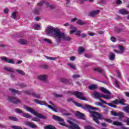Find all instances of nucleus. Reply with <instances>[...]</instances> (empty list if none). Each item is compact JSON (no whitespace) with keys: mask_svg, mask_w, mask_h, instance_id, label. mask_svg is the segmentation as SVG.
Here are the masks:
<instances>
[{"mask_svg":"<svg viewBox=\"0 0 129 129\" xmlns=\"http://www.w3.org/2000/svg\"><path fill=\"white\" fill-rule=\"evenodd\" d=\"M1 60H2V61H5V62H7V63H10V64H15V61H14V59H8L7 57H1Z\"/></svg>","mask_w":129,"mask_h":129,"instance_id":"nucleus-12","label":"nucleus"},{"mask_svg":"<svg viewBox=\"0 0 129 129\" xmlns=\"http://www.w3.org/2000/svg\"><path fill=\"white\" fill-rule=\"evenodd\" d=\"M46 35L48 36H50L51 37H54L55 36L57 39L56 40L57 43H59L61 41V39L64 40V41H70L71 40V37L70 36H67V35L61 32L60 29L53 27L52 26H49L47 28L46 30Z\"/></svg>","mask_w":129,"mask_h":129,"instance_id":"nucleus-1","label":"nucleus"},{"mask_svg":"<svg viewBox=\"0 0 129 129\" xmlns=\"http://www.w3.org/2000/svg\"><path fill=\"white\" fill-rule=\"evenodd\" d=\"M94 71H97V72H99V73H100L103 75V76H104V70L101 69V68H96L94 69Z\"/></svg>","mask_w":129,"mask_h":129,"instance_id":"nucleus-19","label":"nucleus"},{"mask_svg":"<svg viewBox=\"0 0 129 129\" xmlns=\"http://www.w3.org/2000/svg\"><path fill=\"white\" fill-rule=\"evenodd\" d=\"M10 90L12 92V93L16 94L17 93V94H21L22 92H20L19 90H17L15 89H10Z\"/></svg>","mask_w":129,"mask_h":129,"instance_id":"nucleus-22","label":"nucleus"},{"mask_svg":"<svg viewBox=\"0 0 129 129\" xmlns=\"http://www.w3.org/2000/svg\"><path fill=\"white\" fill-rule=\"evenodd\" d=\"M77 24H78V25H80V26H83V25H85V22H82L81 20H79L77 21Z\"/></svg>","mask_w":129,"mask_h":129,"instance_id":"nucleus-39","label":"nucleus"},{"mask_svg":"<svg viewBox=\"0 0 129 129\" xmlns=\"http://www.w3.org/2000/svg\"><path fill=\"white\" fill-rule=\"evenodd\" d=\"M15 111H16V112H17V113H23V111H22L21 110H20V109L19 108H17L15 110Z\"/></svg>","mask_w":129,"mask_h":129,"instance_id":"nucleus-48","label":"nucleus"},{"mask_svg":"<svg viewBox=\"0 0 129 129\" xmlns=\"http://www.w3.org/2000/svg\"><path fill=\"white\" fill-rule=\"evenodd\" d=\"M33 28L34 30H41V26H40L39 24H35L33 26Z\"/></svg>","mask_w":129,"mask_h":129,"instance_id":"nucleus-30","label":"nucleus"},{"mask_svg":"<svg viewBox=\"0 0 129 129\" xmlns=\"http://www.w3.org/2000/svg\"><path fill=\"white\" fill-rule=\"evenodd\" d=\"M34 102H35L36 103H37V104H40V105H46V104H47V102L40 101L38 99H35Z\"/></svg>","mask_w":129,"mask_h":129,"instance_id":"nucleus-16","label":"nucleus"},{"mask_svg":"<svg viewBox=\"0 0 129 129\" xmlns=\"http://www.w3.org/2000/svg\"><path fill=\"white\" fill-rule=\"evenodd\" d=\"M117 116H119V118H123V117H124L123 112H119L118 113Z\"/></svg>","mask_w":129,"mask_h":129,"instance_id":"nucleus-36","label":"nucleus"},{"mask_svg":"<svg viewBox=\"0 0 129 129\" xmlns=\"http://www.w3.org/2000/svg\"><path fill=\"white\" fill-rule=\"evenodd\" d=\"M73 94L77 98L81 99V100H87L86 97H83V93L79 91H74L73 92Z\"/></svg>","mask_w":129,"mask_h":129,"instance_id":"nucleus-6","label":"nucleus"},{"mask_svg":"<svg viewBox=\"0 0 129 129\" xmlns=\"http://www.w3.org/2000/svg\"><path fill=\"white\" fill-rule=\"evenodd\" d=\"M73 103L77 106L78 107H82L83 109H88V111L90 113H91V115L92 116V112H94V111L92 110H98V109L96 107H93L89 105H84L82 106V105L80 103H78L77 102L74 101Z\"/></svg>","mask_w":129,"mask_h":129,"instance_id":"nucleus-3","label":"nucleus"},{"mask_svg":"<svg viewBox=\"0 0 129 129\" xmlns=\"http://www.w3.org/2000/svg\"><path fill=\"white\" fill-rule=\"evenodd\" d=\"M100 89V91L102 92H104V93H106V94H107V95H110V92L108 91V90H106V89H105V88L101 87Z\"/></svg>","mask_w":129,"mask_h":129,"instance_id":"nucleus-18","label":"nucleus"},{"mask_svg":"<svg viewBox=\"0 0 129 129\" xmlns=\"http://www.w3.org/2000/svg\"><path fill=\"white\" fill-rule=\"evenodd\" d=\"M79 77H80V75H79L76 74V75H73V78H79Z\"/></svg>","mask_w":129,"mask_h":129,"instance_id":"nucleus-56","label":"nucleus"},{"mask_svg":"<svg viewBox=\"0 0 129 129\" xmlns=\"http://www.w3.org/2000/svg\"><path fill=\"white\" fill-rule=\"evenodd\" d=\"M46 3H47V2L43 1L41 2L40 3L37 4V6L42 7V6H43V5H44V4H45V5H46Z\"/></svg>","mask_w":129,"mask_h":129,"instance_id":"nucleus-45","label":"nucleus"},{"mask_svg":"<svg viewBox=\"0 0 129 129\" xmlns=\"http://www.w3.org/2000/svg\"><path fill=\"white\" fill-rule=\"evenodd\" d=\"M22 116L24 117H26V118H31L32 117V116L29 113H23Z\"/></svg>","mask_w":129,"mask_h":129,"instance_id":"nucleus-33","label":"nucleus"},{"mask_svg":"<svg viewBox=\"0 0 129 129\" xmlns=\"http://www.w3.org/2000/svg\"><path fill=\"white\" fill-rule=\"evenodd\" d=\"M112 103H113L114 104H117V103H120V104H122V105H126L125 103V100L124 99H116L114 101H112Z\"/></svg>","mask_w":129,"mask_h":129,"instance_id":"nucleus-11","label":"nucleus"},{"mask_svg":"<svg viewBox=\"0 0 129 129\" xmlns=\"http://www.w3.org/2000/svg\"><path fill=\"white\" fill-rule=\"evenodd\" d=\"M8 100L14 104H18V103H21V100L16 97L9 96L8 97Z\"/></svg>","mask_w":129,"mask_h":129,"instance_id":"nucleus-7","label":"nucleus"},{"mask_svg":"<svg viewBox=\"0 0 129 129\" xmlns=\"http://www.w3.org/2000/svg\"><path fill=\"white\" fill-rule=\"evenodd\" d=\"M119 13L121 14V15H127L128 11L125 10V9H120L119 11Z\"/></svg>","mask_w":129,"mask_h":129,"instance_id":"nucleus-20","label":"nucleus"},{"mask_svg":"<svg viewBox=\"0 0 129 129\" xmlns=\"http://www.w3.org/2000/svg\"><path fill=\"white\" fill-rule=\"evenodd\" d=\"M115 84L116 85V87H117V88H119L120 87L119 84H118V81H117V80H115Z\"/></svg>","mask_w":129,"mask_h":129,"instance_id":"nucleus-51","label":"nucleus"},{"mask_svg":"<svg viewBox=\"0 0 129 129\" xmlns=\"http://www.w3.org/2000/svg\"><path fill=\"white\" fill-rule=\"evenodd\" d=\"M4 70L10 72V73H15V70L13 68L5 67L4 68Z\"/></svg>","mask_w":129,"mask_h":129,"instance_id":"nucleus-21","label":"nucleus"},{"mask_svg":"<svg viewBox=\"0 0 129 129\" xmlns=\"http://www.w3.org/2000/svg\"><path fill=\"white\" fill-rule=\"evenodd\" d=\"M45 6H46L47 8H49V9H55V6L53 5H50L49 3H45Z\"/></svg>","mask_w":129,"mask_h":129,"instance_id":"nucleus-27","label":"nucleus"},{"mask_svg":"<svg viewBox=\"0 0 129 129\" xmlns=\"http://www.w3.org/2000/svg\"><path fill=\"white\" fill-rule=\"evenodd\" d=\"M19 86H20V87H22V88H24V87H27V85H26L25 84H19Z\"/></svg>","mask_w":129,"mask_h":129,"instance_id":"nucleus-54","label":"nucleus"},{"mask_svg":"<svg viewBox=\"0 0 129 129\" xmlns=\"http://www.w3.org/2000/svg\"><path fill=\"white\" fill-rule=\"evenodd\" d=\"M105 0H101L100 2V5H102V6H103V5H105Z\"/></svg>","mask_w":129,"mask_h":129,"instance_id":"nucleus-55","label":"nucleus"},{"mask_svg":"<svg viewBox=\"0 0 129 129\" xmlns=\"http://www.w3.org/2000/svg\"><path fill=\"white\" fill-rule=\"evenodd\" d=\"M84 51H85V49L83 47H80L78 49L79 54H82L83 53H84Z\"/></svg>","mask_w":129,"mask_h":129,"instance_id":"nucleus-28","label":"nucleus"},{"mask_svg":"<svg viewBox=\"0 0 129 129\" xmlns=\"http://www.w3.org/2000/svg\"><path fill=\"white\" fill-rule=\"evenodd\" d=\"M88 35L89 36H94L95 35V34H94V33H93V32H89Z\"/></svg>","mask_w":129,"mask_h":129,"instance_id":"nucleus-61","label":"nucleus"},{"mask_svg":"<svg viewBox=\"0 0 129 129\" xmlns=\"http://www.w3.org/2000/svg\"><path fill=\"white\" fill-rule=\"evenodd\" d=\"M32 120H33V121H40V119L38 117H35L32 119Z\"/></svg>","mask_w":129,"mask_h":129,"instance_id":"nucleus-49","label":"nucleus"},{"mask_svg":"<svg viewBox=\"0 0 129 129\" xmlns=\"http://www.w3.org/2000/svg\"><path fill=\"white\" fill-rule=\"evenodd\" d=\"M68 65L70 66L72 68V69H74V70H76V67L73 63H68Z\"/></svg>","mask_w":129,"mask_h":129,"instance_id":"nucleus-37","label":"nucleus"},{"mask_svg":"<svg viewBox=\"0 0 129 129\" xmlns=\"http://www.w3.org/2000/svg\"><path fill=\"white\" fill-rule=\"evenodd\" d=\"M4 13H5V14H8V13H9V9H8V8L5 9Z\"/></svg>","mask_w":129,"mask_h":129,"instance_id":"nucleus-62","label":"nucleus"},{"mask_svg":"<svg viewBox=\"0 0 129 129\" xmlns=\"http://www.w3.org/2000/svg\"><path fill=\"white\" fill-rule=\"evenodd\" d=\"M95 105H101V103L99 102H95Z\"/></svg>","mask_w":129,"mask_h":129,"instance_id":"nucleus-64","label":"nucleus"},{"mask_svg":"<svg viewBox=\"0 0 129 129\" xmlns=\"http://www.w3.org/2000/svg\"><path fill=\"white\" fill-rule=\"evenodd\" d=\"M109 59L111 61H113V60L115 59V54L113 53H110V55Z\"/></svg>","mask_w":129,"mask_h":129,"instance_id":"nucleus-25","label":"nucleus"},{"mask_svg":"<svg viewBox=\"0 0 129 129\" xmlns=\"http://www.w3.org/2000/svg\"><path fill=\"white\" fill-rule=\"evenodd\" d=\"M85 56L86 58H92V56H91V55L88 54H85Z\"/></svg>","mask_w":129,"mask_h":129,"instance_id":"nucleus-57","label":"nucleus"},{"mask_svg":"<svg viewBox=\"0 0 129 129\" xmlns=\"http://www.w3.org/2000/svg\"><path fill=\"white\" fill-rule=\"evenodd\" d=\"M111 114L113 116H117L118 113H116L113 111H111Z\"/></svg>","mask_w":129,"mask_h":129,"instance_id":"nucleus-46","label":"nucleus"},{"mask_svg":"<svg viewBox=\"0 0 129 129\" xmlns=\"http://www.w3.org/2000/svg\"><path fill=\"white\" fill-rule=\"evenodd\" d=\"M70 128L80 129V127H79V125H78V124H74L72 126H70Z\"/></svg>","mask_w":129,"mask_h":129,"instance_id":"nucleus-24","label":"nucleus"},{"mask_svg":"<svg viewBox=\"0 0 129 129\" xmlns=\"http://www.w3.org/2000/svg\"><path fill=\"white\" fill-rule=\"evenodd\" d=\"M24 92L28 95H32V96H34L35 98H40V97H41V95H40V94H36V93L32 90L24 91Z\"/></svg>","mask_w":129,"mask_h":129,"instance_id":"nucleus-8","label":"nucleus"},{"mask_svg":"<svg viewBox=\"0 0 129 129\" xmlns=\"http://www.w3.org/2000/svg\"><path fill=\"white\" fill-rule=\"evenodd\" d=\"M107 104L108 105V106H111V107H113L114 108H116V106L112 105V104L111 103H107Z\"/></svg>","mask_w":129,"mask_h":129,"instance_id":"nucleus-52","label":"nucleus"},{"mask_svg":"<svg viewBox=\"0 0 129 129\" xmlns=\"http://www.w3.org/2000/svg\"><path fill=\"white\" fill-rule=\"evenodd\" d=\"M9 119H10V120H13V121H18V120H19L18 118L14 116L9 117Z\"/></svg>","mask_w":129,"mask_h":129,"instance_id":"nucleus-35","label":"nucleus"},{"mask_svg":"<svg viewBox=\"0 0 129 129\" xmlns=\"http://www.w3.org/2000/svg\"><path fill=\"white\" fill-rule=\"evenodd\" d=\"M92 112V117H93L94 121H95L96 123H97L98 124H99L100 123L99 119H104L105 121L108 122V123H111L112 122V120H111V119L105 118L104 117L102 116V114H100L98 112H96L95 111H94V112Z\"/></svg>","mask_w":129,"mask_h":129,"instance_id":"nucleus-2","label":"nucleus"},{"mask_svg":"<svg viewBox=\"0 0 129 129\" xmlns=\"http://www.w3.org/2000/svg\"><path fill=\"white\" fill-rule=\"evenodd\" d=\"M44 129H56V127L52 125H47L44 126Z\"/></svg>","mask_w":129,"mask_h":129,"instance_id":"nucleus-29","label":"nucleus"},{"mask_svg":"<svg viewBox=\"0 0 129 129\" xmlns=\"http://www.w3.org/2000/svg\"><path fill=\"white\" fill-rule=\"evenodd\" d=\"M54 96L55 97H57V98H60L61 97H63V95L59 94H54Z\"/></svg>","mask_w":129,"mask_h":129,"instance_id":"nucleus-42","label":"nucleus"},{"mask_svg":"<svg viewBox=\"0 0 129 129\" xmlns=\"http://www.w3.org/2000/svg\"><path fill=\"white\" fill-rule=\"evenodd\" d=\"M46 59H48V60H57V57H49V56H47Z\"/></svg>","mask_w":129,"mask_h":129,"instance_id":"nucleus-44","label":"nucleus"},{"mask_svg":"<svg viewBox=\"0 0 129 129\" xmlns=\"http://www.w3.org/2000/svg\"><path fill=\"white\" fill-rule=\"evenodd\" d=\"M94 96L95 97V98L98 99H100L101 98H102V97H103V98H105V99H110V98H111V96L109 95H103V94H101V93H98V92H96L94 94Z\"/></svg>","mask_w":129,"mask_h":129,"instance_id":"nucleus-5","label":"nucleus"},{"mask_svg":"<svg viewBox=\"0 0 129 129\" xmlns=\"http://www.w3.org/2000/svg\"><path fill=\"white\" fill-rule=\"evenodd\" d=\"M41 68H42V69H48L49 68V66L47 65H43L40 67Z\"/></svg>","mask_w":129,"mask_h":129,"instance_id":"nucleus-50","label":"nucleus"},{"mask_svg":"<svg viewBox=\"0 0 129 129\" xmlns=\"http://www.w3.org/2000/svg\"><path fill=\"white\" fill-rule=\"evenodd\" d=\"M26 125L32 127V128H36L37 127V125H36L35 124H33L31 122H26Z\"/></svg>","mask_w":129,"mask_h":129,"instance_id":"nucleus-17","label":"nucleus"},{"mask_svg":"<svg viewBox=\"0 0 129 129\" xmlns=\"http://www.w3.org/2000/svg\"><path fill=\"white\" fill-rule=\"evenodd\" d=\"M25 107L26 110H27V111H29V112H31V113H32L33 114H34V115L37 116V117H39V118H42V119H46V116H44V115L41 113H39L36 112L35 110H34L32 108H31L30 107L25 106Z\"/></svg>","mask_w":129,"mask_h":129,"instance_id":"nucleus-4","label":"nucleus"},{"mask_svg":"<svg viewBox=\"0 0 129 129\" xmlns=\"http://www.w3.org/2000/svg\"><path fill=\"white\" fill-rule=\"evenodd\" d=\"M89 89L90 90H95V89H97V86L96 85H91L89 86Z\"/></svg>","mask_w":129,"mask_h":129,"instance_id":"nucleus-23","label":"nucleus"},{"mask_svg":"<svg viewBox=\"0 0 129 129\" xmlns=\"http://www.w3.org/2000/svg\"><path fill=\"white\" fill-rule=\"evenodd\" d=\"M19 43H20V44H21L22 45H26L28 44V41L24 39H20L19 41Z\"/></svg>","mask_w":129,"mask_h":129,"instance_id":"nucleus-26","label":"nucleus"},{"mask_svg":"<svg viewBox=\"0 0 129 129\" xmlns=\"http://www.w3.org/2000/svg\"><path fill=\"white\" fill-rule=\"evenodd\" d=\"M76 33H75V35H76V36H78L79 37H80V36H81V33L82 32V31L81 30H77L76 31Z\"/></svg>","mask_w":129,"mask_h":129,"instance_id":"nucleus-41","label":"nucleus"},{"mask_svg":"<svg viewBox=\"0 0 129 129\" xmlns=\"http://www.w3.org/2000/svg\"><path fill=\"white\" fill-rule=\"evenodd\" d=\"M60 82H61L62 83H66V84H67L69 82V80L67 79L62 78L60 80Z\"/></svg>","mask_w":129,"mask_h":129,"instance_id":"nucleus-34","label":"nucleus"},{"mask_svg":"<svg viewBox=\"0 0 129 129\" xmlns=\"http://www.w3.org/2000/svg\"><path fill=\"white\" fill-rule=\"evenodd\" d=\"M113 124L114 125H118L119 126H122V123H121V122H118V121H115L114 122H113Z\"/></svg>","mask_w":129,"mask_h":129,"instance_id":"nucleus-32","label":"nucleus"},{"mask_svg":"<svg viewBox=\"0 0 129 129\" xmlns=\"http://www.w3.org/2000/svg\"><path fill=\"white\" fill-rule=\"evenodd\" d=\"M116 3L117 5H121V4H122V1L120 0H117Z\"/></svg>","mask_w":129,"mask_h":129,"instance_id":"nucleus-58","label":"nucleus"},{"mask_svg":"<svg viewBox=\"0 0 129 129\" xmlns=\"http://www.w3.org/2000/svg\"><path fill=\"white\" fill-rule=\"evenodd\" d=\"M42 41H43V42H45V43H48V44H52V42H51V40H50L49 39H43Z\"/></svg>","mask_w":129,"mask_h":129,"instance_id":"nucleus-40","label":"nucleus"},{"mask_svg":"<svg viewBox=\"0 0 129 129\" xmlns=\"http://www.w3.org/2000/svg\"><path fill=\"white\" fill-rule=\"evenodd\" d=\"M124 111L125 112H129V107L128 106H125L123 108Z\"/></svg>","mask_w":129,"mask_h":129,"instance_id":"nucleus-47","label":"nucleus"},{"mask_svg":"<svg viewBox=\"0 0 129 129\" xmlns=\"http://www.w3.org/2000/svg\"><path fill=\"white\" fill-rule=\"evenodd\" d=\"M37 79L40 81H43V82H47L48 80V75H40L37 76Z\"/></svg>","mask_w":129,"mask_h":129,"instance_id":"nucleus-9","label":"nucleus"},{"mask_svg":"<svg viewBox=\"0 0 129 129\" xmlns=\"http://www.w3.org/2000/svg\"><path fill=\"white\" fill-rule=\"evenodd\" d=\"M16 72H17V73H18V74H20V75H22L23 76H25V72H24L23 70H16Z\"/></svg>","mask_w":129,"mask_h":129,"instance_id":"nucleus-31","label":"nucleus"},{"mask_svg":"<svg viewBox=\"0 0 129 129\" xmlns=\"http://www.w3.org/2000/svg\"><path fill=\"white\" fill-rule=\"evenodd\" d=\"M124 122L126 123L127 125H129V118H127L126 120H125Z\"/></svg>","mask_w":129,"mask_h":129,"instance_id":"nucleus-59","label":"nucleus"},{"mask_svg":"<svg viewBox=\"0 0 129 129\" xmlns=\"http://www.w3.org/2000/svg\"><path fill=\"white\" fill-rule=\"evenodd\" d=\"M110 40L112 42H115V38L114 37H111Z\"/></svg>","mask_w":129,"mask_h":129,"instance_id":"nucleus-63","label":"nucleus"},{"mask_svg":"<svg viewBox=\"0 0 129 129\" xmlns=\"http://www.w3.org/2000/svg\"><path fill=\"white\" fill-rule=\"evenodd\" d=\"M34 20L35 21H36V22H38V21H40V20H41V18H40V17H37L34 18Z\"/></svg>","mask_w":129,"mask_h":129,"instance_id":"nucleus-60","label":"nucleus"},{"mask_svg":"<svg viewBox=\"0 0 129 129\" xmlns=\"http://www.w3.org/2000/svg\"><path fill=\"white\" fill-rule=\"evenodd\" d=\"M53 119H54L55 120H57V121H59V124H61V125H66L64 123V120H63V119H62V118L55 115H54L53 116Z\"/></svg>","mask_w":129,"mask_h":129,"instance_id":"nucleus-10","label":"nucleus"},{"mask_svg":"<svg viewBox=\"0 0 129 129\" xmlns=\"http://www.w3.org/2000/svg\"><path fill=\"white\" fill-rule=\"evenodd\" d=\"M118 48L119 49L120 51L117 50L116 49H114V52L117 53V54H123V50H124L123 47L121 45H119Z\"/></svg>","mask_w":129,"mask_h":129,"instance_id":"nucleus-13","label":"nucleus"},{"mask_svg":"<svg viewBox=\"0 0 129 129\" xmlns=\"http://www.w3.org/2000/svg\"><path fill=\"white\" fill-rule=\"evenodd\" d=\"M99 13V10H95L93 11H91L89 13V17H95Z\"/></svg>","mask_w":129,"mask_h":129,"instance_id":"nucleus-14","label":"nucleus"},{"mask_svg":"<svg viewBox=\"0 0 129 129\" xmlns=\"http://www.w3.org/2000/svg\"><path fill=\"white\" fill-rule=\"evenodd\" d=\"M84 1H88L90 3H93L94 2V0H78V2L80 4H82Z\"/></svg>","mask_w":129,"mask_h":129,"instance_id":"nucleus-43","label":"nucleus"},{"mask_svg":"<svg viewBox=\"0 0 129 129\" xmlns=\"http://www.w3.org/2000/svg\"><path fill=\"white\" fill-rule=\"evenodd\" d=\"M40 12V9H35L34 11V14H35L36 15H39V13Z\"/></svg>","mask_w":129,"mask_h":129,"instance_id":"nucleus-53","label":"nucleus"},{"mask_svg":"<svg viewBox=\"0 0 129 129\" xmlns=\"http://www.w3.org/2000/svg\"><path fill=\"white\" fill-rule=\"evenodd\" d=\"M11 18L14 20H16L17 18V13L13 12L11 14Z\"/></svg>","mask_w":129,"mask_h":129,"instance_id":"nucleus-38","label":"nucleus"},{"mask_svg":"<svg viewBox=\"0 0 129 129\" xmlns=\"http://www.w3.org/2000/svg\"><path fill=\"white\" fill-rule=\"evenodd\" d=\"M75 115L76 116H77L78 117H79V118H81V119H84V117L85 116V115H84V114H82L79 112H77Z\"/></svg>","mask_w":129,"mask_h":129,"instance_id":"nucleus-15","label":"nucleus"}]
</instances>
